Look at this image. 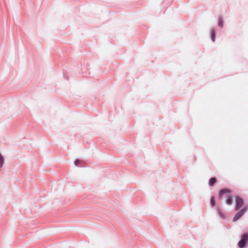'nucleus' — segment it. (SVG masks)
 <instances>
[{
  "instance_id": "f03ea898",
  "label": "nucleus",
  "mask_w": 248,
  "mask_h": 248,
  "mask_svg": "<svg viewBox=\"0 0 248 248\" xmlns=\"http://www.w3.org/2000/svg\"><path fill=\"white\" fill-rule=\"evenodd\" d=\"M248 210L247 205L244 206L242 209L238 212L233 218V221L235 222L239 219Z\"/></svg>"
},
{
  "instance_id": "9d476101",
  "label": "nucleus",
  "mask_w": 248,
  "mask_h": 248,
  "mask_svg": "<svg viewBox=\"0 0 248 248\" xmlns=\"http://www.w3.org/2000/svg\"><path fill=\"white\" fill-rule=\"evenodd\" d=\"M217 211H218V212L219 213V214H220V215L221 216V217H223L222 214H221V210L220 209H217Z\"/></svg>"
},
{
  "instance_id": "f257e3e1",
  "label": "nucleus",
  "mask_w": 248,
  "mask_h": 248,
  "mask_svg": "<svg viewBox=\"0 0 248 248\" xmlns=\"http://www.w3.org/2000/svg\"><path fill=\"white\" fill-rule=\"evenodd\" d=\"M232 191L231 190L228 189H222L220 191L219 197L222 198L223 196L225 195L226 198V203L229 205H231L233 203V197L231 194Z\"/></svg>"
},
{
  "instance_id": "9b49d317",
  "label": "nucleus",
  "mask_w": 248,
  "mask_h": 248,
  "mask_svg": "<svg viewBox=\"0 0 248 248\" xmlns=\"http://www.w3.org/2000/svg\"><path fill=\"white\" fill-rule=\"evenodd\" d=\"M79 162V160H77L75 162V164L76 165V166H78V163Z\"/></svg>"
},
{
  "instance_id": "1a4fd4ad",
  "label": "nucleus",
  "mask_w": 248,
  "mask_h": 248,
  "mask_svg": "<svg viewBox=\"0 0 248 248\" xmlns=\"http://www.w3.org/2000/svg\"><path fill=\"white\" fill-rule=\"evenodd\" d=\"M216 33L215 31H213L212 32V40L213 42L215 41Z\"/></svg>"
},
{
  "instance_id": "7ed1b4c3",
  "label": "nucleus",
  "mask_w": 248,
  "mask_h": 248,
  "mask_svg": "<svg viewBox=\"0 0 248 248\" xmlns=\"http://www.w3.org/2000/svg\"><path fill=\"white\" fill-rule=\"evenodd\" d=\"M248 243V233L244 234L241 237V239L238 242V247L240 248H243L246 244Z\"/></svg>"
},
{
  "instance_id": "39448f33",
  "label": "nucleus",
  "mask_w": 248,
  "mask_h": 248,
  "mask_svg": "<svg viewBox=\"0 0 248 248\" xmlns=\"http://www.w3.org/2000/svg\"><path fill=\"white\" fill-rule=\"evenodd\" d=\"M216 181H217V180H216V178H215V177L212 178L209 180V185L210 186H213L216 183Z\"/></svg>"
},
{
  "instance_id": "20e7f679",
  "label": "nucleus",
  "mask_w": 248,
  "mask_h": 248,
  "mask_svg": "<svg viewBox=\"0 0 248 248\" xmlns=\"http://www.w3.org/2000/svg\"><path fill=\"white\" fill-rule=\"evenodd\" d=\"M235 210L237 211L241 208L244 204V201L241 197L236 196L235 197Z\"/></svg>"
},
{
  "instance_id": "423d86ee",
  "label": "nucleus",
  "mask_w": 248,
  "mask_h": 248,
  "mask_svg": "<svg viewBox=\"0 0 248 248\" xmlns=\"http://www.w3.org/2000/svg\"><path fill=\"white\" fill-rule=\"evenodd\" d=\"M218 25L221 28H223V21L221 17H219V18Z\"/></svg>"
},
{
  "instance_id": "0eeeda50",
  "label": "nucleus",
  "mask_w": 248,
  "mask_h": 248,
  "mask_svg": "<svg viewBox=\"0 0 248 248\" xmlns=\"http://www.w3.org/2000/svg\"><path fill=\"white\" fill-rule=\"evenodd\" d=\"M211 203L212 205V206H215L216 205V201H215V197L213 196L211 197Z\"/></svg>"
},
{
  "instance_id": "6e6552de",
  "label": "nucleus",
  "mask_w": 248,
  "mask_h": 248,
  "mask_svg": "<svg viewBox=\"0 0 248 248\" xmlns=\"http://www.w3.org/2000/svg\"><path fill=\"white\" fill-rule=\"evenodd\" d=\"M4 161V159L2 156L0 154V167H1Z\"/></svg>"
}]
</instances>
